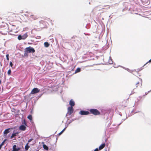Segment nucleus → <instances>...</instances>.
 <instances>
[{
    "mask_svg": "<svg viewBox=\"0 0 151 151\" xmlns=\"http://www.w3.org/2000/svg\"><path fill=\"white\" fill-rule=\"evenodd\" d=\"M134 83L136 87H140L142 84V80L138 77L136 78L134 80Z\"/></svg>",
    "mask_w": 151,
    "mask_h": 151,
    "instance_id": "obj_1",
    "label": "nucleus"
},
{
    "mask_svg": "<svg viewBox=\"0 0 151 151\" xmlns=\"http://www.w3.org/2000/svg\"><path fill=\"white\" fill-rule=\"evenodd\" d=\"M35 52L34 49L32 47H29L25 48L24 50V55H27L29 53H33Z\"/></svg>",
    "mask_w": 151,
    "mask_h": 151,
    "instance_id": "obj_2",
    "label": "nucleus"
},
{
    "mask_svg": "<svg viewBox=\"0 0 151 151\" xmlns=\"http://www.w3.org/2000/svg\"><path fill=\"white\" fill-rule=\"evenodd\" d=\"M90 112L95 115H98L99 114V112L96 109H92L90 110Z\"/></svg>",
    "mask_w": 151,
    "mask_h": 151,
    "instance_id": "obj_3",
    "label": "nucleus"
},
{
    "mask_svg": "<svg viewBox=\"0 0 151 151\" xmlns=\"http://www.w3.org/2000/svg\"><path fill=\"white\" fill-rule=\"evenodd\" d=\"M40 90L38 88H34L32 91L31 93L32 94H36L40 92Z\"/></svg>",
    "mask_w": 151,
    "mask_h": 151,
    "instance_id": "obj_4",
    "label": "nucleus"
},
{
    "mask_svg": "<svg viewBox=\"0 0 151 151\" xmlns=\"http://www.w3.org/2000/svg\"><path fill=\"white\" fill-rule=\"evenodd\" d=\"M73 111V107H69L68 109V114L70 115Z\"/></svg>",
    "mask_w": 151,
    "mask_h": 151,
    "instance_id": "obj_5",
    "label": "nucleus"
},
{
    "mask_svg": "<svg viewBox=\"0 0 151 151\" xmlns=\"http://www.w3.org/2000/svg\"><path fill=\"white\" fill-rule=\"evenodd\" d=\"M20 148L17 147L16 145H14L13 146V150L12 151H19L20 150Z\"/></svg>",
    "mask_w": 151,
    "mask_h": 151,
    "instance_id": "obj_6",
    "label": "nucleus"
},
{
    "mask_svg": "<svg viewBox=\"0 0 151 151\" xmlns=\"http://www.w3.org/2000/svg\"><path fill=\"white\" fill-rule=\"evenodd\" d=\"M89 112L88 111H81L79 112V114L82 115H87L89 114Z\"/></svg>",
    "mask_w": 151,
    "mask_h": 151,
    "instance_id": "obj_7",
    "label": "nucleus"
},
{
    "mask_svg": "<svg viewBox=\"0 0 151 151\" xmlns=\"http://www.w3.org/2000/svg\"><path fill=\"white\" fill-rule=\"evenodd\" d=\"M26 127L24 126V125H21L19 127V130L22 131H24L26 130Z\"/></svg>",
    "mask_w": 151,
    "mask_h": 151,
    "instance_id": "obj_8",
    "label": "nucleus"
},
{
    "mask_svg": "<svg viewBox=\"0 0 151 151\" xmlns=\"http://www.w3.org/2000/svg\"><path fill=\"white\" fill-rule=\"evenodd\" d=\"M75 102L73 100H71L69 102V104L71 106V107H72L75 105Z\"/></svg>",
    "mask_w": 151,
    "mask_h": 151,
    "instance_id": "obj_9",
    "label": "nucleus"
},
{
    "mask_svg": "<svg viewBox=\"0 0 151 151\" xmlns=\"http://www.w3.org/2000/svg\"><path fill=\"white\" fill-rule=\"evenodd\" d=\"M105 143H104L101 145H100L99 147V150H101L103 149L105 146Z\"/></svg>",
    "mask_w": 151,
    "mask_h": 151,
    "instance_id": "obj_10",
    "label": "nucleus"
},
{
    "mask_svg": "<svg viewBox=\"0 0 151 151\" xmlns=\"http://www.w3.org/2000/svg\"><path fill=\"white\" fill-rule=\"evenodd\" d=\"M19 134L18 132H16L15 133H13L12 136H11L10 138H12L16 136L17 135Z\"/></svg>",
    "mask_w": 151,
    "mask_h": 151,
    "instance_id": "obj_11",
    "label": "nucleus"
},
{
    "mask_svg": "<svg viewBox=\"0 0 151 151\" xmlns=\"http://www.w3.org/2000/svg\"><path fill=\"white\" fill-rule=\"evenodd\" d=\"M28 35L27 34V33H25L22 36V40H24L27 37H28Z\"/></svg>",
    "mask_w": 151,
    "mask_h": 151,
    "instance_id": "obj_12",
    "label": "nucleus"
},
{
    "mask_svg": "<svg viewBox=\"0 0 151 151\" xmlns=\"http://www.w3.org/2000/svg\"><path fill=\"white\" fill-rule=\"evenodd\" d=\"M29 144L28 143H27L25 147V149L26 151L30 147L28 145Z\"/></svg>",
    "mask_w": 151,
    "mask_h": 151,
    "instance_id": "obj_13",
    "label": "nucleus"
},
{
    "mask_svg": "<svg viewBox=\"0 0 151 151\" xmlns=\"http://www.w3.org/2000/svg\"><path fill=\"white\" fill-rule=\"evenodd\" d=\"M81 69L79 68H77V69L75 70L74 73L76 74L78 73L79 72L81 71Z\"/></svg>",
    "mask_w": 151,
    "mask_h": 151,
    "instance_id": "obj_14",
    "label": "nucleus"
},
{
    "mask_svg": "<svg viewBox=\"0 0 151 151\" xmlns=\"http://www.w3.org/2000/svg\"><path fill=\"white\" fill-rule=\"evenodd\" d=\"M9 129H5L4 132V134H7V133H9Z\"/></svg>",
    "mask_w": 151,
    "mask_h": 151,
    "instance_id": "obj_15",
    "label": "nucleus"
},
{
    "mask_svg": "<svg viewBox=\"0 0 151 151\" xmlns=\"http://www.w3.org/2000/svg\"><path fill=\"white\" fill-rule=\"evenodd\" d=\"M44 45L45 47H48L50 45V44L47 42H44Z\"/></svg>",
    "mask_w": 151,
    "mask_h": 151,
    "instance_id": "obj_16",
    "label": "nucleus"
},
{
    "mask_svg": "<svg viewBox=\"0 0 151 151\" xmlns=\"http://www.w3.org/2000/svg\"><path fill=\"white\" fill-rule=\"evenodd\" d=\"M104 7H106V8H103L102 9H106V10H108L110 8V6L109 5H106L105 6H104Z\"/></svg>",
    "mask_w": 151,
    "mask_h": 151,
    "instance_id": "obj_17",
    "label": "nucleus"
},
{
    "mask_svg": "<svg viewBox=\"0 0 151 151\" xmlns=\"http://www.w3.org/2000/svg\"><path fill=\"white\" fill-rule=\"evenodd\" d=\"M43 146V147L45 149L47 150H48V147L47 146H46L44 144Z\"/></svg>",
    "mask_w": 151,
    "mask_h": 151,
    "instance_id": "obj_18",
    "label": "nucleus"
},
{
    "mask_svg": "<svg viewBox=\"0 0 151 151\" xmlns=\"http://www.w3.org/2000/svg\"><path fill=\"white\" fill-rule=\"evenodd\" d=\"M6 140V139H5L3 141V142L0 145V150L1 149L2 146L4 145V143Z\"/></svg>",
    "mask_w": 151,
    "mask_h": 151,
    "instance_id": "obj_19",
    "label": "nucleus"
},
{
    "mask_svg": "<svg viewBox=\"0 0 151 151\" xmlns=\"http://www.w3.org/2000/svg\"><path fill=\"white\" fill-rule=\"evenodd\" d=\"M67 127H65L63 130L60 133H59V135H60L66 129Z\"/></svg>",
    "mask_w": 151,
    "mask_h": 151,
    "instance_id": "obj_20",
    "label": "nucleus"
},
{
    "mask_svg": "<svg viewBox=\"0 0 151 151\" xmlns=\"http://www.w3.org/2000/svg\"><path fill=\"white\" fill-rule=\"evenodd\" d=\"M18 39L19 40H20L22 39V37L21 35H19L18 37Z\"/></svg>",
    "mask_w": 151,
    "mask_h": 151,
    "instance_id": "obj_21",
    "label": "nucleus"
},
{
    "mask_svg": "<svg viewBox=\"0 0 151 151\" xmlns=\"http://www.w3.org/2000/svg\"><path fill=\"white\" fill-rule=\"evenodd\" d=\"M27 118L28 119H29V120H30L31 121L32 120V116L31 115H29L28 117Z\"/></svg>",
    "mask_w": 151,
    "mask_h": 151,
    "instance_id": "obj_22",
    "label": "nucleus"
},
{
    "mask_svg": "<svg viewBox=\"0 0 151 151\" xmlns=\"http://www.w3.org/2000/svg\"><path fill=\"white\" fill-rule=\"evenodd\" d=\"M11 72V71L10 69H9L8 72L7 74L9 75H10Z\"/></svg>",
    "mask_w": 151,
    "mask_h": 151,
    "instance_id": "obj_23",
    "label": "nucleus"
},
{
    "mask_svg": "<svg viewBox=\"0 0 151 151\" xmlns=\"http://www.w3.org/2000/svg\"><path fill=\"white\" fill-rule=\"evenodd\" d=\"M9 55L8 54H7L6 55V59L8 61L9 60Z\"/></svg>",
    "mask_w": 151,
    "mask_h": 151,
    "instance_id": "obj_24",
    "label": "nucleus"
},
{
    "mask_svg": "<svg viewBox=\"0 0 151 151\" xmlns=\"http://www.w3.org/2000/svg\"><path fill=\"white\" fill-rule=\"evenodd\" d=\"M33 139H29L28 141V142L27 143H28V144H29V142H31L32 141V140H33Z\"/></svg>",
    "mask_w": 151,
    "mask_h": 151,
    "instance_id": "obj_25",
    "label": "nucleus"
},
{
    "mask_svg": "<svg viewBox=\"0 0 151 151\" xmlns=\"http://www.w3.org/2000/svg\"><path fill=\"white\" fill-rule=\"evenodd\" d=\"M10 66L12 67L13 66V63L12 62H10L9 63Z\"/></svg>",
    "mask_w": 151,
    "mask_h": 151,
    "instance_id": "obj_26",
    "label": "nucleus"
},
{
    "mask_svg": "<svg viewBox=\"0 0 151 151\" xmlns=\"http://www.w3.org/2000/svg\"><path fill=\"white\" fill-rule=\"evenodd\" d=\"M150 63V62H151V59L148 62H147L144 65H145L146 64H147L148 63Z\"/></svg>",
    "mask_w": 151,
    "mask_h": 151,
    "instance_id": "obj_27",
    "label": "nucleus"
},
{
    "mask_svg": "<svg viewBox=\"0 0 151 151\" xmlns=\"http://www.w3.org/2000/svg\"><path fill=\"white\" fill-rule=\"evenodd\" d=\"M94 151H99V150L98 148H96L94 150Z\"/></svg>",
    "mask_w": 151,
    "mask_h": 151,
    "instance_id": "obj_28",
    "label": "nucleus"
},
{
    "mask_svg": "<svg viewBox=\"0 0 151 151\" xmlns=\"http://www.w3.org/2000/svg\"><path fill=\"white\" fill-rule=\"evenodd\" d=\"M1 83V80H0V84Z\"/></svg>",
    "mask_w": 151,
    "mask_h": 151,
    "instance_id": "obj_29",
    "label": "nucleus"
},
{
    "mask_svg": "<svg viewBox=\"0 0 151 151\" xmlns=\"http://www.w3.org/2000/svg\"><path fill=\"white\" fill-rule=\"evenodd\" d=\"M146 93L147 94L148 93H145V94H146Z\"/></svg>",
    "mask_w": 151,
    "mask_h": 151,
    "instance_id": "obj_30",
    "label": "nucleus"
}]
</instances>
